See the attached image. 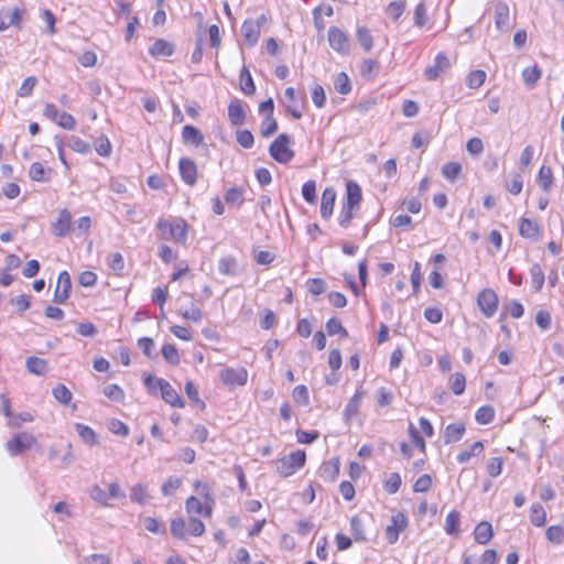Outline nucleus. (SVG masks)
Segmentation results:
<instances>
[{"instance_id": "obj_64", "label": "nucleus", "mask_w": 564, "mask_h": 564, "mask_svg": "<svg viewBox=\"0 0 564 564\" xmlns=\"http://www.w3.org/2000/svg\"><path fill=\"white\" fill-rule=\"evenodd\" d=\"M111 558L106 554H91L84 557L83 564H110Z\"/></svg>"}, {"instance_id": "obj_28", "label": "nucleus", "mask_w": 564, "mask_h": 564, "mask_svg": "<svg viewBox=\"0 0 564 564\" xmlns=\"http://www.w3.org/2000/svg\"><path fill=\"white\" fill-rule=\"evenodd\" d=\"M364 395L365 391L362 390V387H359L345 408L346 416L351 417L357 415Z\"/></svg>"}, {"instance_id": "obj_50", "label": "nucleus", "mask_w": 564, "mask_h": 564, "mask_svg": "<svg viewBox=\"0 0 564 564\" xmlns=\"http://www.w3.org/2000/svg\"><path fill=\"white\" fill-rule=\"evenodd\" d=\"M326 330L328 335L333 336L336 334H340L343 337L348 336V332L341 325V322L335 317L329 318L326 323Z\"/></svg>"}, {"instance_id": "obj_11", "label": "nucleus", "mask_w": 564, "mask_h": 564, "mask_svg": "<svg viewBox=\"0 0 564 564\" xmlns=\"http://www.w3.org/2000/svg\"><path fill=\"white\" fill-rule=\"evenodd\" d=\"M260 20L265 21V17L261 15L257 21H253V20L245 21L241 26L242 35L250 46L254 45L259 40Z\"/></svg>"}, {"instance_id": "obj_42", "label": "nucleus", "mask_w": 564, "mask_h": 564, "mask_svg": "<svg viewBox=\"0 0 564 564\" xmlns=\"http://www.w3.org/2000/svg\"><path fill=\"white\" fill-rule=\"evenodd\" d=\"M225 200L229 205L240 206L243 203V189L241 187H231L225 194Z\"/></svg>"}, {"instance_id": "obj_47", "label": "nucleus", "mask_w": 564, "mask_h": 564, "mask_svg": "<svg viewBox=\"0 0 564 564\" xmlns=\"http://www.w3.org/2000/svg\"><path fill=\"white\" fill-rule=\"evenodd\" d=\"M104 394L111 401L121 402L124 399L123 390L115 383L108 384L104 388Z\"/></svg>"}, {"instance_id": "obj_15", "label": "nucleus", "mask_w": 564, "mask_h": 564, "mask_svg": "<svg viewBox=\"0 0 564 564\" xmlns=\"http://www.w3.org/2000/svg\"><path fill=\"white\" fill-rule=\"evenodd\" d=\"M72 214L67 209H63L58 214V218L53 223V234L57 237L66 236L70 230Z\"/></svg>"}, {"instance_id": "obj_29", "label": "nucleus", "mask_w": 564, "mask_h": 564, "mask_svg": "<svg viewBox=\"0 0 564 564\" xmlns=\"http://www.w3.org/2000/svg\"><path fill=\"white\" fill-rule=\"evenodd\" d=\"M484 451V443L478 441L475 442L468 449H463L458 453L456 459L459 464L467 463L471 457L478 456Z\"/></svg>"}, {"instance_id": "obj_12", "label": "nucleus", "mask_w": 564, "mask_h": 564, "mask_svg": "<svg viewBox=\"0 0 564 564\" xmlns=\"http://www.w3.org/2000/svg\"><path fill=\"white\" fill-rule=\"evenodd\" d=\"M449 59L444 53H438L435 57L434 64L425 69V77L429 80H435L438 78L442 72L449 67Z\"/></svg>"}, {"instance_id": "obj_25", "label": "nucleus", "mask_w": 564, "mask_h": 564, "mask_svg": "<svg viewBox=\"0 0 564 564\" xmlns=\"http://www.w3.org/2000/svg\"><path fill=\"white\" fill-rule=\"evenodd\" d=\"M182 140L185 144L198 147L204 141L203 133L194 126H185L182 130Z\"/></svg>"}, {"instance_id": "obj_16", "label": "nucleus", "mask_w": 564, "mask_h": 564, "mask_svg": "<svg viewBox=\"0 0 564 564\" xmlns=\"http://www.w3.org/2000/svg\"><path fill=\"white\" fill-rule=\"evenodd\" d=\"M335 199H336L335 189L333 187L325 188L322 194V199H321V216L324 219H328L332 216L334 205H335Z\"/></svg>"}, {"instance_id": "obj_18", "label": "nucleus", "mask_w": 564, "mask_h": 564, "mask_svg": "<svg viewBox=\"0 0 564 564\" xmlns=\"http://www.w3.org/2000/svg\"><path fill=\"white\" fill-rule=\"evenodd\" d=\"M519 234L523 238L536 241L540 238V227L536 221L530 218H521L519 224Z\"/></svg>"}, {"instance_id": "obj_60", "label": "nucleus", "mask_w": 564, "mask_h": 564, "mask_svg": "<svg viewBox=\"0 0 564 564\" xmlns=\"http://www.w3.org/2000/svg\"><path fill=\"white\" fill-rule=\"evenodd\" d=\"M185 509L191 517L192 514H199L203 512V503L198 498L191 496L186 499Z\"/></svg>"}, {"instance_id": "obj_36", "label": "nucleus", "mask_w": 564, "mask_h": 564, "mask_svg": "<svg viewBox=\"0 0 564 564\" xmlns=\"http://www.w3.org/2000/svg\"><path fill=\"white\" fill-rule=\"evenodd\" d=\"M52 393L55 400L64 405H67L73 398L70 390L62 383H58L55 388H53Z\"/></svg>"}, {"instance_id": "obj_51", "label": "nucleus", "mask_w": 564, "mask_h": 564, "mask_svg": "<svg viewBox=\"0 0 564 564\" xmlns=\"http://www.w3.org/2000/svg\"><path fill=\"white\" fill-rule=\"evenodd\" d=\"M261 134L264 138L272 135L278 130V122L273 116H267L261 122Z\"/></svg>"}, {"instance_id": "obj_19", "label": "nucleus", "mask_w": 564, "mask_h": 564, "mask_svg": "<svg viewBox=\"0 0 564 564\" xmlns=\"http://www.w3.org/2000/svg\"><path fill=\"white\" fill-rule=\"evenodd\" d=\"M187 230L188 226L184 219L177 218L174 221H171L170 240L178 243H185L187 240Z\"/></svg>"}, {"instance_id": "obj_4", "label": "nucleus", "mask_w": 564, "mask_h": 564, "mask_svg": "<svg viewBox=\"0 0 564 564\" xmlns=\"http://www.w3.org/2000/svg\"><path fill=\"white\" fill-rule=\"evenodd\" d=\"M328 42L330 47L341 55H347L350 52V43L347 34L336 28L330 26L328 30Z\"/></svg>"}, {"instance_id": "obj_48", "label": "nucleus", "mask_w": 564, "mask_h": 564, "mask_svg": "<svg viewBox=\"0 0 564 564\" xmlns=\"http://www.w3.org/2000/svg\"><path fill=\"white\" fill-rule=\"evenodd\" d=\"M76 431L78 432L80 438L87 443V444H95L96 443V433L94 430L87 425H84L82 423H77L75 425Z\"/></svg>"}, {"instance_id": "obj_43", "label": "nucleus", "mask_w": 564, "mask_h": 564, "mask_svg": "<svg viewBox=\"0 0 564 564\" xmlns=\"http://www.w3.org/2000/svg\"><path fill=\"white\" fill-rule=\"evenodd\" d=\"M545 535L551 543L561 544L564 541V525L549 527Z\"/></svg>"}, {"instance_id": "obj_17", "label": "nucleus", "mask_w": 564, "mask_h": 564, "mask_svg": "<svg viewBox=\"0 0 564 564\" xmlns=\"http://www.w3.org/2000/svg\"><path fill=\"white\" fill-rule=\"evenodd\" d=\"M21 23V11L19 8L12 10L0 11V31H4L10 26H19Z\"/></svg>"}, {"instance_id": "obj_45", "label": "nucleus", "mask_w": 564, "mask_h": 564, "mask_svg": "<svg viewBox=\"0 0 564 564\" xmlns=\"http://www.w3.org/2000/svg\"><path fill=\"white\" fill-rule=\"evenodd\" d=\"M462 171V165L457 162H449L443 165L442 175L448 181H455Z\"/></svg>"}, {"instance_id": "obj_24", "label": "nucleus", "mask_w": 564, "mask_h": 564, "mask_svg": "<svg viewBox=\"0 0 564 564\" xmlns=\"http://www.w3.org/2000/svg\"><path fill=\"white\" fill-rule=\"evenodd\" d=\"M465 431V425L463 423H452L447 425L444 433V443L451 444L460 441Z\"/></svg>"}, {"instance_id": "obj_8", "label": "nucleus", "mask_w": 564, "mask_h": 564, "mask_svg": "<svg viewBox=\"0 0 564 564\" xmlns=\"http://www.w3.org/2000/svg\"><path fill=\"white\" fill-rule=\"evenodd\" d=\"M495 25L500 32H508L510 29V9L503 1H498L495 4Z\"/></svg>"}, {"instance_id": "obj_39", "label": "nucleus", "mask_w": 564, "mask_h": 564, "mask_svg": "<svg viewBox=\"0 0 564 564\" xmlns=\"http://www.w3.org/2000/svg\"><path fill=\"white\" fill-rule=\"evenodd\" d=\"M339 474V463L338 460H330L321 467V475L325 479L335 480V478Z\"/></svg>"}, {"instance_id": "obj_34", "label": "nucleus", "mask_w": 564, "mask_h": 564, "mask_svg": "<svg viewBox=\"0 0 564 564\" xmlns=\"http://www.w3.org/2000/svg\"><path fill=\"white\" fill-rule=\"evenodd\" d=\"M541 77V69L538 66H529L522 70V78L527 86L532 88Z\"/></svg>"}, {"instance_id": "obj_30", "label": "nucleus", "mask_w": 564, "mask_h": 564, "mask_svg": "<svg viewBox=\"0 0 564 564\" xmlns=\"http://www.w3.org/2000/svg\"><path fill=\"white\" fill-rule=\"evenodd\" d=\"M240 88L246 95H253L256 91L253 79L246 66H243L240 72Z\"/></svg>"}, {"instance_id": "obj_37", "label": "nucleus", "mask_w": 564, "mask_h": 564, "mask_svg": "<svg viewBox=\"0 0 564 564\" xmlns=\"http://www.w3.org/2000/svg\"><path fill=\"white\" fill-rule=\"evenodd\" d=\"M334 88L337 93L341 95H347L351 90L350 79L346 75V73H339L335 77Z\"/></svg>"}, {"instance_id": "obj_41", "label": "nucleus", "mask_w": 564, "mask_h": 564, "mask_svg": "<svg viewBox=\"0 0 564 564\" xmlns=\"http://www.w3.org/2000/svg\"><path fill=\"white\" fill-rule=\"evenodd\" d=\"M357 39L365 51H370L373 45V39L370 31L366 26L357 29Z\"/></svg>"}, {"instance_id": "obj_26", "label": "nucleus", "mask_w": 564, "mask_h": 564, "mask_svg": "<svg viewBox=\"0 0 564 564\" xmlns=\"http://www.w3.org/2000/svg\"><path fill=\"white\" fill-rule=\"evenodd\" d=\"M25 367L29 372L36 376H44L48 371V364L45 359L39 357H29L25 361Z\"/></svg>"}, {"instance_id": "obj_13", "label": "nucleus", "mask_w": 564, "mask_h": 564, "mask_svg": "<svg viewBox=\"0 0 564 564\" xmlns=\"http://www.w3.org/2000/svg\"><path fill=\"white\" fill-rule=\"evenodd\" d=\"M182 180L189 186L196 183L197 167L193 160L181 159L178 163Z\"/></svg>"}, {"instance_id": "obj_31", "label": "nucleus", "mask_w": 564, "mask_h": 564, "mask_svg": "<svg viewBox=\"0 0 564 564\" xmlns=\"http://www.w3.org/2000/svg\"><path fill=\"white\" fill-rule=\"evenodd\" d=\"M149 498L148 486L144 484H137L130 489V499L133 502L144 505Z\"/></svg>"}, {"instance_id": "obj_1", "label": "nucleus", "mask_w": 564, "mask_h": 564, "mask_svg": "<svg viewBox=\"0 0 564 564\" xmlns=\"http://www.w3.org/2000/svg\"><path fill=\"white\" fill-rule=\"evenodd\" d=\"M171 534L178 540H185L186 536L194 535L200 536L205 533V524L195 517H189L188 522L183 518H175L171 520Z\"/></svg>"}, {"instance_id": "obj_55", "label": "nucleus", "mask_w": 564, "mask_h": 564, "mask_svg": "<svg viewBox=\"0 0 564 564\" xmlns=\"http://www.w3.org/2000/svg\"><path fill=\"white\" fill-rule=\"evenodd\" d=\"M302 195L303 198L310 203L314 204L316 199V183L315 181H307L302 186Z\"/></svg>"}, {"instance_id": "obj_5", "label": "nucleus", "mask_w": 564, "mask_h": 564, "mask_svg": "<svg viewBox=\"0 0 564 564\" xmlns=\"http://www.w3.org/2000/svg\"><path fill=\"white\" fill-rule=\"evenodd\" d=\"M36 442L35 437L29 433H19L6 443L7 451L17 456L23 451L29 449Z\"/></svg>"}, {"instance_id": "obj_56", "label": "nucleus", "mask_w": 564, "mask_h": 564, "mask_svg": "<svg viewBox=\"0 0 564 564\" xmlns=\"http://www.w3.org/2000/svg\"><path fill=\"white\" fill-rule=\"evenodd\" d=\"M182 485V479L178 477H170L163 485H162V494L164 496H172Z\"/></svg>"}, {"instance_id": "obj_54", "label": "nucleus", "mask_w": 564, "mask_h": 564, "mask_svg": "<svg viewBox=\"0 0 564 564\" xmlns=\"http://www.w3.org/2000/svg\"><path fill=\"white\" fill-rule=\"evenodd\" d=\"M401 484H402L401 476L398 473H391L384 482V489L389 494L393 495V494L398 492V490L401 487Z\"/></svg>"}, {"instance_id": "obj_10", "label": "nucleus", "mask_w": 564, "mask_h": 564, "mask_svg": "<svg viewBox=\"0 0 564 564\" xmlns=\"http://www.w3.org/2000/svg\"><path fill=\"white\" fill-rule=\"evenodd\" d=\"M391 522L386 528V539L390 544H393L398 541L400 532L406 528L408 521L403 513H398L392 517Z\"/></svg>"}, {"instance_id": "obj_9", "label": "nucleus", "mask_w": 564, "mask_h": 564, "mask_svg": "<svg viewBox=\"0 0 564 564\" xmlns=\"http://www.w3.org/2000/svg\"><path fill=\"white\" fill-rule=\"evenodd\" d=\"M72 289L70 275L67 271H63L58 274L57 284L54 291V301L57 303H64L68 300Z\"/></svg>"}, {"instance_id": "obj_35", "label": "nucleus", "mask_w": 564, "mask_h": 564, "mask_svg": "<svg viewBox=\"0 0 564 564\" xmlns=\"http://www.w3.org/2000/svg\"><path fill=\"white\" fill-rule=\"evenodd\" d=\"M538 180L543 191L549 192L553 184V173L551 167L542 165L539 171Z\"/></svg>"}, {"instance_id": "obj_58", "label": "nucleus", "mask_w": 564, "mask_h": 564, "mask_svg": "<svg viewBox=\"0 0 564 564\" xmlns=\"http://www.w3.org/2000/svg\"><path fill=\"white\" fill-rule=\"evenodd\" d=\"M404 9L405 3L403 1H394L387 7L386 12L392 20L395 21L402 15Z\"/></svg>"}, {"instance_id": "obj_21", "label": "nucleus", "mask_w": 564, "mask_h": 564, "mask_svg": "<svg viewBox=\"0 0 564 564\" xmlns=\"http://www.w3.org/2000/svg\"><path fill=\"white\" fill-rule=\"evenodd\" d=\"M362 199L361 187L354 181L346 183V202L347 206L357 208Z\"/></svg>"}, {"instance_id": "obj_23", "label": "nucleus", "mask_w": 564, "mask_h": 564, "mask_svg": "<svg viewBox=\"0 0 564 564\" xmlns=\"http://www.w3.org/2000/svg\"><path fill=\"white\" fill-rule=\"evenodd\" d=\"M174 52V46L170 42L159 39L150 46L149 53L154 57L171 56Z\"/></svg>"}, {"instance_id": "obj_52", "label": "nucleus", "mask_w": 564, "mask_h": 564, "mask_svg": "<svg viewBox=\"0 0 564 564\" xmlns=\"http://www.w3.org/2000/svg\"><path fill=\"white\" fill-rule=\"evenodd\" d=\"M107 262L109 268L117 274H120L124 268L123 257L119 252L110 253L108 256Z\"/></svg>"}, {"instance_id": "obj_59", "label": "nucleus", "mask_w": 564, "mask_h": 564, "mask_svg": "<svg viewBox=\"0 0 564 564\" xmlns=\"http://www.w3.org/2000/svg\"><path fill=\"white\" fill-rule=\"evenodd\" d=\"M354 212H355L354 207L347 206L345 204L343 205L339 217H338V221L341 227L347 228L350 225V221L355 216Z\"/></svg>"}, {"instance_id": "obj_38", "label": "nucleus", "mask_w": 564, "mask_h": 564, "mask_svg": "<svg viewBox=\"0 0 564 564\" xmlns=\"http://www.w3.org/2000/svg\"><path fill=\"white\" fill-rule=\"evenodd\" d=\"M449 382L451 390L455 395H460L464 393L466 388V378L463 373L455 372L454 375L451 376Z\"/></svg>"}, {"instance_id": "obj_44", "label": "nucleus", "mask_w": 564, "mask_h": 564, "mask_svg": "<svg viewBox=\"0 0 564 564\" xmlns=\"http://www.w3.org/2000/svg\"><path fill=\"white\" fill-rule=\"evenodd\" d=\"M532 285L535 291H540L544 284V273L540 264L535 263L530 269Z\"/></svg>"}, {"instance_id": "obj_6", "label": "nucleus", "mask_w": 564, "mask_h": 564, "mask_svg": "<svg viewBox=\"0 0 564 564\" xmlns=\"http://www.w3.org/2000/svg\"><path fill=\"white\" fill-rule=\"evenodd\" d=\"M477 302L486 317H491L498 308V296L491 289L482 290L478 295Z\"/></svg>"}, {"instance_id": "obj_63", "label": "nucleus", "mask_w": 564, "mask_h": 564, "mask_svg": "<svg viewBox=\"0 0 564 564\" xmlns=\"http://www.w3.org/2000/svg\"><path fill=\"white\" fill-rule=\"evenodd\" d=\"M312 101L317 108H323L326 102L325 90L321 85H315L312 89Z\"/></svg>"}, {"instance_id": "obj_20", "label": "nucleus", "mask_w": 564, "mask_h": 564, "mask_svg": "<svg viewBox=\"0 0 564 564\" xmlns=\"http://www.w3.org/2000/svg\"><path fill=\"white\" fill-rule=\"evenodd\" d=\"M228 119L232 126H242L246 120V112L239 99L231 100L228 106Z\"/></svg>"}, {"instance_id": "obj_40", "label": "nucleus", "mask_w": 564, "mask_h": 564, "mask_svg": "<svg viewBox=\"0 0 564 564\" xmlns=\"http://www.w3.org/2000/svg\"><path fill=\"white\" fill-rule=\"evenodd\" d=\"M495 417V410L490 405L480 406L475 414V419L479 424H489Z\"/></svg>"}, {"instance_id": "obj_46", "label": "nucleus", "mask_w": 564, "mask_h": 564, "mask_svg": "<svg viewBox=\"0 0 564 564\" xmlns=\"http://www.w3.org/2000/svg\"><path fill=\"white\" fill-rule=\"evenodd\" d=\"M162 356L170 365L180 364V355L176 347L172 344H166L162 347Z\"/></svg>"}, {"instance_id": "obj_61", "label": "nucleus", "mask_w": 564, "mask_h": 564, "mask_svg": "<svg viewBox=\"0 0 564 564\" xmlns=\"http://www.w3.org/2000/svg\"><path fill=\"white\" fill-rule=\"evenodd\" d=\"M36 83H37V79L34 76H30V77L25 78L19 88L18 95L20 97L31 96Z\"/></svg>"}, {"instance_id": "obj_57", "label": "nucleus", "mask_w": 564, "mask_h": 564, "mask_svg": "<svg viewBox=\"0 0 564 564\" xmlns=\"http://www.w3.org/2000/svg\"><path fill=\"white\" fill-rule=\"evenodd\" d=\"M503 467V460L501 457H492L487 463V473L490 477H498Z\"/></svg>"}, {"instance_id": "obj_53", "label": "nucleus", "mask_w": 564, "mask_h": 564, "mask_svg": "<svg viewBox=\"0 0 564 564\" xmlns=\"http://www.w3.org/2000/svg\"><path fill=\"white\" fill-rule=\"evenodd\" d=\"M68 147L73 151L78 152L80 154H87L90 152V145L86 141L76 135L70 137Z\"/></svg>"}, {"instance_id": "obj_7", "label": "nucleus", "mask_w": 564, "mask_h": 564, "mask_svg": "<svg viewBox=\"0 0 564 564\" xmlns=\"http://www.w3.org/2000/svg\"><path fill=\"white\" fill-rule=\"evenodd\" d=\"M220 380L226 386H245L248 379V372L245 368H225L219 372Z\"/></svg>"}, {"instance_id": "obj_49", "label": "nucleus", "mask_w": 564, "mask_h": 564, "mask_svg": "<svg viewBox=\"0 0 564 564\" xmlns=\"http://www.w3.org/2000/svg\"><path fill=\"white\" fill-rule=\"evenodd\" d=\"M486 80V73L481 69L473 70L467 76V85L471 89L479 88Z\"/></svg>"}, {"instance_id": "obj_3", "label": "nucleus", "mask_w": 564, "mask_h": 564, "mask_svg": "<svg viewBox=\"0 0 564 564\" xmlns=\"http://www.w3.org/2000/svg\"><path fill=\"white\" fill-rule=\"evenodd\" d=\"M306 455L304 451H295L281 459L276 460V471L283 476L289 477L293 475L297 469L304 466Z\"/></svg>"}, {"instance_id": "obj_33", "label": "nucleus", "mask_w": 564, "mask_h": 564, "mask_svg": "<svg viewBox=\"0 0 564 564\" xmlns=\"http://www.w3.org/2000/svg\"><path fill=\"white\" fill-rule=\"evenodd\" d=\"M531 523L535 527H543L546 522V512L540 503H533L531 506L530 514Z\"/></svg>"}, {"instance_id": "obj_14", "label": "nucleus", "mask_w": 564, "mask_h": 564, "mask_svg": "<svg viewBox=\"0 0 564 564\" xmlns=\"http://www.w3.org/2000/svg\"><path fill=\"white\" fill-rule=\"evenodd\" d=\"M161 397L162 399L172 406L184 408L185 403L176 392V390L170 384L169 381H161Z\"/></svg>"}, {"instance_id": "obj_27", "label": "nucleus", "mask_w": 564, "mask_h": 564, "mask_svg": "<svg viewBox=\"0 0 564 564\" xmlns=\"http://www.w3.org/2000/svg\"><path fill=\"white\" fill-rule=\"evenodd\" d=\"M218 271L223 275L234 276L238 274V263L234 257H223L218 261Z\"/></svg>"}, {"instance_id": "obj_62", "label": "nucleus", "mask_w": 564, "mask_h": 564, "mask_svg": "<svg viewBox=\"0 0 564 564\" xmlns=\"http://www.w3.org/2000/svg\"><path fill=\"white\" fill-rule=\"evenodd\" d=\"M432 478L430 475L424 474L420 476L413 485V490L415 492H426L431 489Z\"/></svg>"}, {"instance_id": "obj_32", "label": "nucleus", "mask_w": 564, "mask_h": 564, "mask_svg": "<svg viewBox=\"0 0 564 564\" xmlns=\"http://www.w3.org/2000/svg\"><path fill=\"white\" fill-rule=\"evenodd\" d=\"M459 512L456 510L451 511L445 519V531L449 535H457L459 533Z\"/></svg>"}, {"instance_id": "obj_2", "label": "nucleus", "mask_w": 564, "mask_h": 564, "mask_svg": "<svg viewBox=\"0 0 564 564\" xmlns=\"http://www.w3.org/2000/svg\"><path fill=\"white\" fill-rule=\"evenodd\" d=\"M292 143L291 137L281 133L278 138L270 144L269 153L273 160L279 162L280 164H288L294 158V151L290 148Z\"/></svg>"}, {"instance_id": "obj_22", "label": "nucleus", "mask_w": 564, "mask_h": 564, "mask_svg": "<svg viewBox=\"0 0 564 564\" xmlns=\"http://www.w3.org/2000/svg\"><path fill=\"white\" fill-rule=\"evenodd\" d=\"M494 536V530L488 521L479 522L474 530L475 541L479 544H487Z\"/></svg>"}]
</instances>
